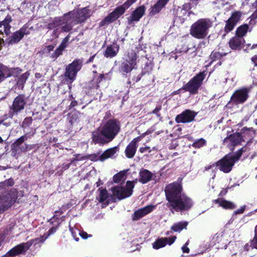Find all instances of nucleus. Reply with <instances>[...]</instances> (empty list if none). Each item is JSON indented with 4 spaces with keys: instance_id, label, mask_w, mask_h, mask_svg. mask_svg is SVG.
<instances>
[{
    "instance_id": "f257e3e1",
    "label": "nucleus",
    "mask_w": 257,
    "mask_h": 257,
    "mask_svg": "<svg viewBox=\"0 0 257 257\" xmlns=\"http://www.w3.org/2000/svg\"><path fill=\"white\" fill-rule=\"evenodd\" d=\"M91 15V11L87 8L74 10L65 14L63 17L56 18L53 23L49 24L48 28H61L62 32H68L74 25L84 22Z\"/></svg>"
},
{
    "instance_id": "f03ea898",
    "label": "nucleus",
    "mask_w": 257,
    "mask_h": 257,
    "mask_svg": "<svg viewBox=\"0 0 257 257\" xmlns=\"http://www.w3.org/2000/svg\"><path fill=\"white\" fill-rule=\"evenodd\" d=\"M165 191L170 205L176 211L187 210L192 206V200L181 193L182 187L179 184H170L166 187Z\"/></svg>"
},
{
    "instance_id": "7ed1b4c3",
    "label": "nucleus",
    "mask_w": 257,
    "mask_h": 257,
    "mask_svg": "<svg viewBox=\"0 0 257 257\" xmlns=\"http://www.w3.org/2000/svg\"><path fill=\"white\" fill-rule=\"evenodd\" d=\"M120 127L119 122L116 119L103 122L101 127L92 133V141L101 145L110 142L119 132Z\"/></svg>"
},
{
    "instance_id": "20e7f679",
    "label": "nucleus",
    "mask_w": 257,
    "mask_h": 257,
    "mask_svg": "<svg viewBox=\"0 0 257 257\" xmlns=\"http://www.w3.org/2000/svg\"><path fill=\"white\" fill-rule=\"evenodd\" d=\"M242 152V149H241L235 154L227 155L215 164H212L206 166L205 170L207 171L211 169L213 171L215 172L217 170V168L218 167L220 171L226 173H228L231 170L235 162L239 159Z\"/></svg>"
},
{
    "instance_id": "39448f33",
    "label": "nucleus",
    "mask_w": 257,
    "mask_h": 257,
    "mask_svg": "<svg viewBox=\"0 0 257 257\" xmlns=\"http://www.w3.org/2000/svg\"><path fill=\"white\" fill-rule=\"evenodd\" d=\"M138 61V56L136 52L133 50H128L122 57L119 67V72L123 75L131 72L133 69L137 68Z\"/></svg>"
},
{
    "instance_id": "423d86ee",
    "label": "nucleus",
    "mask_w": 257,
    "mask_h": 257,
    "mask_svg": "<svg viewBox=\"0 0 257 257\" xmlns=\"http://www.w3.org/2000/svg\"><path fill=\"white\" fill-rule=\"evenodd\" d=\"M212 26V22L208 19H201L191 27L190 34L197 39H203L208 34V29Z\"/></svg>"
},
{
    "instance_id": "0eeeda50",
    "label": "nucleus",
    "mask_w": 257,
    "mask_h": 257,
    "mask_svg": "<svg viewBox=\"0 0 257 257\" xmlns=\"http://www.w3.org/2000/svg\"><path fill=\"white\" fill-rule=\"evenodd\" d=\"M137 179L133 181H127L125 186H116L112 188L113 195L118 199L121 200L131 196L133 193L135 184L137 182Z\"/></svg>"
},
{
    "instance_id": "6e6552de",
    "label": "nucleus",
    "mask_w": 257,
    "mask_h": 257,
    "mask_svg": "<svg viewBox=\"0 0 257 257\" xmlns=\"http://www.w3.org/2000/svg\"><path fill=\"white\" fill-rule=\"evenodd\" d=\"M17 197V191L12 189L9 191L4 192L0 195V213H3L16 201Z\"/></svg>"
},
{
    "instance_id": "1a4fd4ad",
    "label": "nucleus",
    "mask_w": 257,
    "mask_h": 257,
    "mask_svg": "<svg viewBox=\"0 0 257 257\" xmlns=\"http://www.w3.org/2000/svg\"><path fill=\"white\" fill-rule=\"evenodd\" d=\"M137 0H127L123 5L116 8L110 13L102 22L101 25L113 22L122 15L126 9H128Z\"/></svg>"
},
{
    "instance_id": "9d476101",
    "label": "nucleus",
    "mask_w": 257,
    "mask_h": 257,
    "mask_svg": "<svg viewBox=\"0 0 257 257\" xmlns=\"http://www.w3.org/2000/svg\"><path fill=\"white\" fill-rule=\"evenodd\" d=\"M205 76L204 72L199 73L184 85L182 89L189 91L191 94L197 93L199 88L205 78Z\"/></svg>"
},
{
    "instance_id": "9b49d317",
    "label": "nucleus",
    "mask_w": 257,
    "mask_h": 257,
    "mask_svg": "<svg viewBox=\"0 0 257 257\" xmlns=\"http://www.w3.org/2000/svg\"><path fill=\"white\" fill-rule=\"evenodd\" d=\"M82 63L81 60L76 59L66 67L65 76L71 83L75 79L77 72L81 69Z\"/></svg>"
},
{
    "instance_id": "f8f14e48",
    "label": "nucleus",
    "mask_w": 257,
    "mask_h": 257,
    "mask_svg": "<svg viewBox=\"0 0 257 257\" xmlns=\"http://www.w3.org/2000/svg\"><path fill=\"white\" fill-rule=\"evenodd\" d=\"M26 103V98L24 95H19L16 97L13 101V104L10 106V110L8 114V117L12 118L15 114L24 109Z\"/></svg>"
},
{
    "instance_id": "ddd939ff",
    "label": "nucleus",
    "mask_w": 257,
    "mask_h": 257,
    "mask_svg": "<svg viewBox=\"0 0 257 257\" xmlns=\"http://www.w3.org/2000/svg\"><path fill=\"white\" fill-rule=\"evenodd\" d=\"M249 92V89L245 87L236 90L231 97L230 102L235 104L244 103L248 97Z\"/></svg>"
},
{
    "instance_id": "4468645a",
    "label": "nucleus",
    "mask_w": 257,
    "mask_h": 257,
    "mask_svg": "<svg viewBox=\"0 0 257 257\" xmlns=\"http://www.w3.org/2000/svg\"><path fill=\"white\" fill-rule=\"evenodd\" d=\"M39 239H34L27 241V242L21 243L10 250L6 255L10 256H15L20 253H25L33 244L35 243Z\"/></svg>"
},
{
    "instance_id": "2eb2a0df",
    "label": "nucleus",
    "mask_w": 257,
    "mask_h": 257,
    "mask_svg": "<svg viewBox=\"0 0 257 257\" xmlns=\"http://www.w3.org/2000/svg\"><path fill=\"white\" fill-rule=\"evenodd\" d=\"M242 15V13L240 11L233 13L226 22L224 28L225 31L228 33L232 30L237 23L240 20Z\"/></svg>"
},
{
    "instance_id": "dca6fc26",
    "label": "nucleus",
    "mask_w": 257,
    "mask_h": 257,
    "mask_svg": "<svg viewBox=\"0 0 257 257\" xmlns=\"http://www.w3.org/2000/svg\"><path fill=\"white\" fill-rule=\"evenodd\" d=\"M197 113L189 109L183 111L181 114L177 115L176 117V121L178 122L186 123L194 120V117Z\"/></svg>"
},
{
    "instance_id": "f3484780",
    "label": "nucleus",
    "mask_w": 257,
    "mask_h": 257,
    "mask_svg": "<svg viewBox=\"0 0 257 257\" xmlns=\"http://www.w3.org/2000/svg\"><path fill=\"white\" fill-rule=\"evenodd\" d=\"M176 239V236L171 237H162L157 239L153 244V247L155 249H158L164 247L166 244L169 245L172 244Z\"/></svg>"
},
{
    "instance_id": "a211bd4d",
    "label": "nucleus",
    "mask_w": 257,
    "mask_h": 257,
    "mask_svg": "<svg viewBox=\"0 0 257 257\" xmlns=\"http://www.w3.org/2000/svg\"><path fill=\"white\" fill-rule=\"evenodd\" d=\"M242 139L241 135L236 133L226 137L223 140V144L229 147H231L239 144L242 141Z\"/></svg>"
},
{
    "instance_id": "6ab92c4d",
    "label": "nucleus",
    "mask_w": 257,
    "mask_h": 257,
    "mask_svg": "<svg viewBox=\"0 0 257 257\" xmlns=\"http://www.w3.org/2000/svg\"><path fill=\"white\" fill-rule=\"evenodd\" d=\"M21 70L18 68L15 69L8 68L7 67L3 66L0 67V82L5 78L10 76L17 77V74L19 73Z\"/></svg>"
},
{
    "instance_id": "aec40b11",
    "label": "nucleus",
    "mask_w": 257,
    "mask_h": 257,
    "mask_svg": "<svg viewBox=\"0 0 257 257\" xmlns=\"http://www.w3.org/2000/svg\"><path fill=\"white\" fill-rule=\"evenodd\" d=\"M141 138L137 137L133 139L132 142L128 145L125 150V154L128 158H132L135 156L138 146L137 143L140 142Z\"/></svg>"
},
{
    "instance_id": "412c9836",
    "label": "nucleus",
    "mask_w": 257,
    "mask_h": 257,
    "mask_svg": "<svg viewBox=\"0 0 257 257\" xmlns=\"http://www.w3.org/2000/svg\"><path fill=\"white\" fill-rule=\"evenodd\" d=\"M154 206L149 205L136 211L133 215V220H137L152 211Z\"/></svg>"
},
{
    "instance_id": "4be33fe9",
    "label": "nucleus",
    "mask_w": 257,
    "mask_h": 257,
    "mask_svg": "<svg viewBox=\"0 0 257 257\" xmlns=\"http://www.w3.org/2000/svg\"><path fill=\"white\" fill-rule=\"evenodd\" d=\"M27 34H28V32H27V28H22L12 35V36L9 38V43L10 44L17 43L23 38L25 35Z\"/></svg>"
},
{
    "instance_id": "5701e85b",
    "label": "nucleus",
    "mask_w": 257,
    "mask_h": 257,
    "mask_svg": "<svg viewBox=\"0 0 257 257\" xmlns=\"http://www.w3.org/2000/svg\"><path fill=\"white\" fill-rule=\"evenodd\" d=\"M145 8L142 6L138 8L133 12L130 17L128 18V21L130 23L134 21H138L143 17L145 13Z\"/></svg>"
},
{
    "instance_id": "b1692460",
    "label": "nucleus",
    "mask_w": 257,
    "mask_h": 257,
    "mask_svg": "<svg viewBox=\"0 0 257 257\" xmlns=\"http://www.w3.org/2000/svg\"><path fill=\"white\" fill-rule=\"evenodd\" d=\"M118 151L119 148L117 147L108 149L104 151L102 154L99 156L98 159H97L96 160H99L101 162H103L109 158H111Z\"/></svg>"
},
{
    "instance_id": "393cba45",
    "label": "nucleus",
    "mask_w": 257,
    "mask_h": 257,
    "mask_svg": "<svg viewBox=\"0 0 257 257\" xmlns=\"http://www.w3.org/2000/svg\"><path fill=\"white\" fill-rule=\"evenodd\" d=\"M244 42V40L242 37L236 36L230 39L229 45L232 50H237L240 48Z\"/></svg>"
},
{
    "instance_id": "a878e982",
    "label": "nucleus",
    "mask_w": 257,
    "mask_h": 257,
    "mask_svg": "<svg viewBox=\"0 0 257 257\" xmlns=\"http://www.w3.org/2000/svg\"><path fill=\"white\" fill-rule=\"evenodd\" d=\"M118 45L113 44L108 46L105 51L104 56L107 58H112L116 55L118 52Z\"/></svg>"
},
{
    "instance_id": "bb28decb",
    "label": "nucleus",
    "mask_w": 257,
    "mask_h": 257,
    "mask_svg": "<svg viewBox=\"0 0 257 257\" xmlns=\"http://www.w3.org/2000/svg\"><path fill=\"white\" fill-rule=\"evenodd\" d=\"M139 181L143 184H145L151 180L152 177V174L147 170H143L140 171Z\"/></svg>"
},
{
    "instance_id": "cd10ccee",
    "label": "nucleus",
    "mask_w": 257,
    "mask_h": 257,
    "mask_svg": "<svg viewBox=\"0 0 257 257\" xmlns=\"http://www.w3.org/2000/svg\"><path fill=\"white\" fill-rule=\"evenodd\" d=\"M214 202L224 209H233L236 207L233 202L224 199H217L215 200Z\"/></svg>"
},
{
    "instance_id": "c85d7f7f",
    "label": "nucleus",
    "mask_w": 257,
    "mask_h": 257,
    "mask_svg": "<svg viewBox=\"0 0 257 257\" xmlns=\"http://www.w3.org/2000/svg\"><path fill=\"white\" fill-rule=\"evenodd\" d=\"M12 22V18L10 16H7L5 20L0 22V28L4 26V32L6 35H9L10 33V29L11 28L10 23Z\"/></svg>"
},
{
    "instance_id": "c756f323",
    "label": "nucleus",
    "mask_w": 257,
    "mask_h": 257,
    "mask_svg": "<svg viewBox=\"0 0 257 257\" xmlns=\"http://www.w3.org/2000/svg\"><path fill=\"white\" fill-rule=\"evenodd\" d=\"M169 0H159L157 4L152 8L150 13L154 15L158 13L167 4Z\"/></svg>"
},
{
    "instance_id": "7c9ffc66",
    "label": "nucleus",
    "mask_w": 257,
    "mask_h": 257,
    "mask_svg": "<svg viewBox=\"0 0 257 257\" xmlns=\"http://www.w3.org/2000/svg\"><path fill=\"white\" fill-rule=\"evenodd\" d=\"M98 191H99V196L97 197V199L99 202L104 203L105 205H108V202L107 199L108 198V194L107 190L99 188Z\"/></svg>"
},
{
    "instance_id": "2f4dec72",
    "label": "nucleus",
    "mask_w": 257,
    "mask_h": 257,
    "mask_svg": "<svg viewBox=\"0 0 257 257\" xmlns=\"http://www.w3.org/2000/svg\"><path fill=\"white\" fill-rule=\"evenodd\" d=\"M188 222L186 221L179 222L174 224L171 229L175 232H180L184 228H186Z\"/></svg>"
},
{
    "instance_id": "473e14b6",
    "label": "nucleus",
    "mask_w": 257,
    "mask_h": 257,
    "mask_svg": "<svg viewBox=\"0 0 257 257\" xmlns=\"http://www.w3.org/2000/svg\"><path fill=\"white\" fill-rule=\"evenodd\" d=\"M15 184V182L12 178L0 182V190H5L8 187L13 186Z\"/></svg>"
},
{
    "instance_id": "72a5a7b5",
    "label": "nucleus",
    "mask_w": 257,
    "mask_h": 257,
    "mask_svg": "<svg viewBox=\"0 0 257 257\" xmlns=\"http://www.w3.org/2000/svg\"><path fill=\"white\" fill-rule=\"evenodd\" d=\"M248 26L246 24L240 26L237 29V30L236 31V36L241 37L243 38V36H244L246 34L248 30Z\"/></svg>"
},
{
    "instance_id": "f704fd0d",
    "label": "nucleus",
    "mask_w": 257,
    "mask_h": 257,
    "mask_svg": "<svg viewBox=\"0 0 257 257\" xmlns=\"http://www.w3.org/2000/svg\"><path fill=\"white\" fill-rule=\"evenodd\" d=\"M57 229V227H52L51 228H50L49 229V230L48 231L49 233L47 235H46L45 234H44L43 236H42L41 237H40V238H37V239H39L37 241H35V245H36L37 243H38L40 242H44L50 235L55 232Z\"/></svg>"
},
{
    "instance_id": "c9c22d12",
    "label": "nucleus",
    "mask_w": 257,
    "mask_h": 257,
    "mask_svg": "<svg viewBox=\"0 0 257 257\" xmlns=\"http://www.w3.org/2000/svg\"><path fill=\"white\" fill-rule=\"evenodd\" d=\"M34 133H32L31 134H26L21 137H20L19 139H18L14 143V145L17 146L19 147L20 146L25 140H28L29 138H30L31 136H33Z\"/></svg>"
},
{
    "instance_id": "e433bc0d",
    "label": "nucleus",
    "mask_w": 257,
    "mask_h": 257,
    "mask_svg": "<svg viewBox=\"0 0 257 257\" xmlns=\"http://www.w3.org/2000/svg\"><path fill=\"white\" fill-rule=\"evenodd\" d=\"M127 171V170H124V171H120L119 173L115 174L113 176V180H114V182L118 183L119 181H120L122 180V179L123 178V177L124 176V175H125Z\"/></svg>"
},
{
    "instance_id": "4c0bfd02",
    "label": "nucleus",
    "mask_w": 257,
    "mask_h": 257,
    "mask_svg": "<svg viewBox=\"0 0 257 257\" xmlns=\"http://www.w3.org/2000/svg\"><path fill=\"white\" fill-rule=\"evenodd\" d=\"M206 141L204 139H200L196 140L192 144V146L195 148H200L205 145Z\"/></svg>"
},
{
    "instance_id": "58836bf2",
    "label": "nucleus",
    "mask_w": 257,
    "mask_h": 257,
    "mask_svg": "<svg viewBox=\"0 0 257 257\" xmlns=\"http://www.w3.org/2000/svg\"><path fill=\"white\" fill-rule=\"evenodd\" d=\"M250 246L252 248L257 249V225L254 228V236L253 238L250 242Z\"/></svg>"
},
{
    "instance_id": "ea45409f",
    "label": "nucleus",
    "mask_w": 257,
    "mask_h": 257,
    "mask_svg": "<svg viewBox=\"0 0 257 257\" xmlns=\"http://www.w3.org/2000/svg\"><path fill=\"white\" fill-rule=\"evenodd\" d=\"M29 75V73L28 72H26V73L21 75L18 79V83L19 84H23L24 83H25L28 78Z\"/></svg>"
},
{
    "instance_id": "a19ab883",
    "label": "nucleus",
    "mask_w": 257,
    "mask_h": 257,
    "mask_svg": "<svg viewBox=\"0 0 257 257\" xmlns=\"http://www.w3.org/2000/svg\"><path fill=\"white\" fill-rule=\"evenodd\" d=\"M225 55V53L222 54L218 52L213 51L210 55V58L212 60V61H214L216 59H219L222 57V56H224Z\"/></svg>"
},
{
    "instance_id": "79ce46f5",
    "label": "nucleus",
    "mask_w": 257,
    "mask_h": 257,
    "mask_svg": "<svg viewBox=\"0 0 257 257\" xmlns=\"http://www.w3.org/2000/svg\"><path fill=\"white\" fill-rule=\"evenodd\" d=\"M63 50L59 47L55 50V52L51 55V57L56 59L62 54Z\"/></svg>"
},
{
    "instance_id": "37998d69",
    "label": "nucleus",
    "mask_w": 257,
    "mask_h": 257,
    "mask_svg": "<svg viewBox=\"0 0 257 257\" xmlns=\"http://www.w3.org/2000/svg\"><path fill=\"white\" fill-rule=\"evenodd\" d=\"M70 35H68L61 42L59 47L63 50L67 47V44L69 39Z\"/></svg>"
},
{
    "instance_id": "c03bdc74",
    "label": "nucleus",
    "mask_w": 257,
    "mask_h": 257,
    "mask_svg": "<svg viewBox=\"0 0 257 257\" xmlns=\"http://www.w3.org/2000/svg\"><path fill=\"white\" fill-rule=\"evenodd\" d=\"M189 13L185 9H182L180 12V17H183V19H186L189 16Z\"/></svg>"
},
{
    "instance_id": "a18cd8bd",
    "label": "nucleus",
    "mask_w": 257,
    "mask_h": 257,
    "mask_svg": "<svg viewBox=\"0 0 257 257\" xmlns=\"http://www.w3.org/2000/svg\"><path fill=\"white\" fill-rule=\"evenodd\" d=\"M32 123V119L30 117L26 118L23 122L22 126L25 127Z\"/></svg>"
},
{
    "instance_id": "49530a36",
    "label": "nucleus",
    "mask_w": 257,
    "mask_h": 257,
    "mask_svg": "<svg viewBox=\"0 0 257 257\" xmlns=\"http://www.w3.org/2000/svg\"><path fill=\"white\" fill-rule=\"evenodd\" d=\"M162 109V106L160 105H158L156 107L155 109L151 112L152 113L155 114L157 116L160 117L161 114L159 113V111Z\"/></svg>"
},
{
    "instance_id": "de8ad7c7",
    "label": "nucleus",
    "mask_w": 257,
    "mask_h": 257,
    "mask_svg": "<svg viewBox=\"0 0 257 257\" xmlns=\"http://www.w3.org/2000/svg\"><path fill=\"white\" fill-rule=\"evenodd\" d=\"M70 230L71 234H72V236H73L74 238H75V239L76 241H78L79 238H75V236L76 235V231H78L79 232V230H78L77 229H74L72 227H70Z\"/></svg>"
},
{
    "instance_id": "09e8293b",
    "label": "nucleus",
    "mask_w": 257,
    "mask_h": 257,
    "mask_svg": "<svg viewBox=\"0 0 257 257\" xmlns=\"http://www.w3.org/2000/svg\"><path fill=\"white\" fill-rule=\"evenodd\" d=\"M79 157V156H77L75 159H74L73 160H72L71 161V163H69V164H63V168H64V169L66 170V169H68V168L70 167L71 164L73 161H74L75 160H77V161H78V160H80V158H79V157Z\"/></svg>"
},
{
    "instance_id": "8fccbe9b",
    "label": "nucleus",
    "mask_w": 257,
    "mask_h": 257,
    "mask_svg": "<svg viewBox=\"0 0 257 257\" xmlns=\"http://www.w3.org/2000/svg\"><path fill=\"white\" fill-rule=\"evenodd\" d=\"M139 151L141 153H144L147 151H148L149 153L151 152L150 148L149 147H141L140 148Z\"/></svg>"
},
{
    "instance_id": "3c124183",
    "label": "nucleus",
    "mask_w": 257,
    "mask_h": 257,
    "mask_svg": "<svg viewBox=\"0 0 257 257\" xmlns=\"http://www.w3.org/2000/svg\"><path fill=\"white\" fill-rule=\"evenodd\" d=\"M54 48V46L53 45H48L46 47L45 50L46 51V52L49 53L53 51Z\"/></svg>"
},
{
    "instance_id": "603ef678",
    "label": "nucleus",
    "mask_w": 257,
    "mask_h": 257,
    "mask_svg": "<svg viewBox=\"0 0 257 257\" xmlns=\"http://www.w3.org/2000/svg\"><path fill=\"white\" fill-rule=\"evenodd\" d=\"M188 243V242H187L186 244L182 247V249L183 252L188 253L189 252V248L187 246Z\"/></svg>"
},
{
    "instance_id": "864d4df0",
    "label": "nucleus",
    "mask_w": 257,
    "mask_h": 257,
    "mask_svg": "<svg viewBox=\"0 0 257 257\" xmlns=\"http://www.w3.org/2000/svg\"><path fill=\"white\" fill-rule=\"evenodd\" d=\"M79 234L84 239H86L88 237V234L86 232L79 231Z\"/></svg>"
},
{
    "instance_id": "5fc2aeb1",
    "label": "nucleus",
    "mask_w": 257,
    "mask_h": 257,
    "mask_svg": "<svg viewBox=\"0 0 257 257\" xmlns=\"http://www.w3.org/2000/svg\"><path fill=\"white\" fill-rule=\"evenodd\" d=\"M221 237H222V234H221V233H216L213 237V239H215V241L219 242V238Z\"/></svg>"
},
{
    "instance_id": "6e6d98bb",
    "label": "nucleus",
    "mask_w": 257,
    "mask_h": 257,
    "mask_svg": "<svg viewBox=\"0 0 257 257\" xmlns=\"http://www.w3.org/2000/svg\"><path fill=\"white\" fill-rule=\"evenodd\" d=\"M244 211V207H241V208H239L237 210L234 211V214H241Z\"/></svg>"
},
{
    "instance_id": "4d7b16f0",
    "label": "nucleus",
    "mask_w": 257,
    "mask_h": 257,
    "mask_svg": "<svg viewBox=\"0 0 257 257\" xmlns=\"http://www.w3.org/2000/svg\"><path fill=\"white\" fill-rule=\"evenodd\" d=\"M29 146L28 145H25L20 148V149L23 152H26L28 149Z\"/></svg>"
},
{
    "instance_id": "13d9d810",
    "label": "nucleus",
    "mask_w": 257,
    "mask_h": 257,
    "mask_svg": "<svg viewBox=\"0 0 257 257\" xmlns=\"http://www.w3.org/2000/svg\"><path fill=\"white\" fill-rule=\"evenodd\" d=\"M257 18V10L250 16L251 20H254Z\"/></svg>"
},
{
    "instance_id": "bf43d9fd",
    "label": "nucleus",
    "mask_w": 257,
    "mask_h": 257,
    "mask_svg": "<svg viewBox=\"0 0 257 257\" xmlns=\"http://www.w3.org/2000/svg\"><path fill=\"white\" fill-rule=\"evenodd\" d=\"M142 74H139L136 77V79H134V81L135 82H138L139 81H140L142 78Z\"/></svg>"
},
{
    "instance_id": "052dcab7",
    "label": "nucleus",
    "mask_w": 257,
    "mask_h": 257,
    "mask_svg": "<svg viewBox=\"0 0 257 257\" xmlns=\"http://www.w3.org/2000/svg\"><path fill=\"white\" fill-rule=\"evenodd\" d=\"M251 61L254 64L255 66L257 65V63L256 62V61H257V57L256 56H254L252 57Z\"/></svg>"
},
{
    "instance_id": "680f3d73",
    "label": "nucleus",
    "mask_w": 257,
    "mask_h": 257,
    "mask_svg": "<svg viewBox=\"0 0 257 257\" xmlns=\"http://www.w3.org/2000/svg\"><path fill=\"white\" fill-rule=\"evenodd\" d=\"M77 104V102L76 100L72 101L71 103L70 106L71 107H74Z\"/></svg>"
},
{
    "instance_id": "e2e57ef3",
    "label": "nucleus",
    "mask_w": 257,
    "mask_h": 257,
    "mask_svg": "<svg viewBox=\"0 0 257 257\" xmlns=\"http://www.w3.org/2000/svg\"><path fill=\"white\" fill-rule=\"evenodd\" d=\"M41 77V74H40V73H36V74H35V77H36V78H38H38H40Z\"/></svg>"
},
{
    "instance_id": "0e129e2a",
    "label": "nucleus",
    "mask_w": 257,
    "mask_h": 257,
    "mask_svg": "<svg viewBox=\"0 0 257 257\" xmlns=\"http://www.w3.org/2000/svg\"><path fill=\"white\" fill-rule=\"evenodd\" d=\"M256 47H257V44H253L252 45L251 49H253L255 48Z\"/></svg>"
},
{
    "instance_id": "69168bd1",
    "label": "nucleus",
    "mask_w": 257,
    "mask_h": 257,
    "mask_svg": "<svg viewBox=\"0 0 257 257\" xmlns=\"http://www.w3.org/2000/svg\"><path fill=\"white\" fill-rule=\"evenodd\" d=\"M253 5L255 7H257V0H256V1L254 2V3H253Z\"/></svg>"
},
{
    "instance_id": "338daca9",
    "label": "nucleus",
    "mask_w": 257,
    "mask_h": 257,
    "mask_svg": "<svg viewBox=\"0 0 257 257\" xmlns=\"http://www.w3.org/2000/svg\"><path fill=\"white\" fill-rule=\"evenodd\" d=\"M226 192H227V190L224 191H222L221 192L220 194H226Z\"/></svg>"
},
{
    "instance_id": "774afa93",
    "label": "nucleus",
    "mask_w": 257,
    "mask_h": 257,
    "mask_svg": "<svg viewBox=\"0 0 257 257\" xmlns=\"http://www.w3.org/2000/svg\"><path fill=\"white\" fill-rule=\"evenodd\" d=\"M254 123L256 125H257V118H256V119H255L254 120Z\"/></svg>"
}]
</instances>
